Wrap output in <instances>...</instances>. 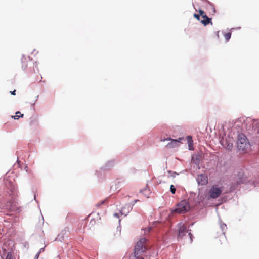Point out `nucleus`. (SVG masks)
Returning <instances> with one entry per match:
<instances>
[{
  "mask_svg": "<svg viewBox=\"0 0 259 259\" xmlns=\"http://www.w3.org/2000/svg\"><path fill=\"white\" fill-rule=\"evenodd\" d=\"M6 190L0 194V208L2 211L13 210V200L16 194L15 184L8 180L5 181Z\"/></svg>",
  "mask_w": 259,
  "mask_h": 259,
  "instance_id": "f257e3e1",
  "label": "nucleus"
},
{
  "mask_svg": "<svg viewBox=\"0 0 259 259\" xmlns=\"http://www.w3.org/2000/svg\"><path fill=\"white\" fill-rule=\"evenodd\" d=\"M39 254H40V252H38L37 253V254H36V255H35V258H37L39 257Z\"/></svg>",
  "mask_w": 259,
  "mask_h": 259,
  "instance_id": "c85d7f7f",
  "label": "nucleus"
},
{
  "mask_svg": "<svg viewBox=\"0 0 259 259\" xmlns=\"http://www.w3.org/2000/svg\"><path fill=\"white\" fill-rule=\"evenodd\" d=\"M202 16V17H203L204 19H206V18H208V17L207 16V15H206V14H204L203 16Z\"/></svg>",
  "mask_w": 259,
  "mask_h": 259,
  "instance_id": "c756f323",
  "label": "nucleus"
},
{
  "mask_svg": "<svg viewBox=\"0 0 259 259\" xmlns=\"http://www.w3.org/2000/svg\"><path fill=\"white\" fill-rule=\"evenodd\" d=\"M114 217H116V218H119V214L117 213H115L114 214Z\"/></svg>",
  "mask_w": 259,
  "mask_h": 259,
  "instance_id": "bb28decb",
  "label": "nucleus"
},
{
  "mask_svg": "<svg viewBox=\"0 0 259 259\" xmlns=\"http://www.w3.org/2000/svg\"><path fill=\"white\" fill-rule=\"evenodd\" d=\"M232 188H233L234 189H236L237 187L234 186V184L232 185Z\"/></svg>",
  "mask_w": 259,
  "mask_h": 259,
  "instance_id": "c9c22d12",
  "label": "nucleus"
},
{
  "mask_svg": "<svg viewBox=\"0 0 259 259\" xmlns=\"http://www.w3.org/2000/svg\"><path fill=\"white\" fill-rule=\"evenodd\" d=\"M105 202H106V199L102 200L101 201H100V202L96 204V206L99 207L100 205L104 204L105 203Z\"/></svg>",
  "mask_w": 259,
  "mask_h": 259,
  "instance_id": "412c9836",
  "label": "nucleus"
},
{
  "mask_svg": "<svg viewBox=\"0 0 259 259\" xmlns=\"http://www.w3.org/2000/svg\"><path fill=\"white\" fill-rule=\"evenodd\" d=\"M140 192L144 195L147 197H149V195L150 193V189L148 188L147 186L145 188L140 191Z\"/></svg>",
  "mask_w": 259,
  "mask_h": 259,
  "instance_id": "ddd939ff",
  "label": "nucleus"
},
{
  "mask_svg": "<svg viewBox=\"0 0 259 259\" xmlns=\"http://www.w3.org/2000/svg\"><path fill=\"white\" fill-rule=\"evenodd\" d=\"M169 175L168 176V177H172L175 178L176 175H177V174L176 172H172L171 171H168Z\"/></svg>",
  "mask_w": 259,
  "mask_h": 259,
  "instance_id": "6ab92c4d",
  "label": "nucleus"
},
{
  "mask_svg": "<svg viewBox=\"0 0 259 259\" xmlns=\"http://www.w3.org/2000/svg\"><path fill=\"white\" fill-rule=\"evenodd\" d=\"M114 163V162L113 161H108L106 164L105 166H106V168H110L113 166Z\"/></svg>",
  "mask_w": 259,
  "mask_h": 259,
  "instance_id": "dca6fc26",
  "label": "nucleus"
},
{
  "mask_svg": "<svg viewBox=\"0 0 259 259\" xmlns=\"http://www.w3.org/2000/svg\"><path fill=\"white\" fill-rule=\"evenodd\" d=\"M197 201L199 203H200L201 202H203L205 199L204 195H203L200 192H199L198 195L197 197Z\"/></svg>",
  "mask_w": 259,
  "mask_h": 259,
  "instance_id": "4468645a",
  "label": "nucleus"
},
{
  "mask_svg": "<svg viewBox=\"0 0 259 259\" xmlns=\"http://www.w3.org/2000/svg\"><path fill=\"white\" fill-rule=\"evenodd\" d=\"M223 146H224L226 149L228 150H231L233 147V143L229 141L228 140H226L225 144H222Z\"/></svg>",
  "mask_w": 259,
  "mask_h": 259,
  "instance_id": "9b49d317",
  "label": "nucleus"
},
{
  "mask_svg": "<svg viewBox=\"0 0 259 259\" xmlns=\"http://www.w3.org/2000/svg\"><path fill=\"white\" fill-rule=\"evenodd\" d=\"M237 147L239 150L245 151L250 148V143L243 134H239L238 135V140L237 142Z\"/></svg>",
  "mask_w": 259,
  "mask_h": 259,
  "instance_id": "7ed1b4c3",
  "label": "nucleus"
},
{
  "mask_svg": "<svg viewBox=\"0 0 259 259\" xmlns=\"http://www.w3.org/2000/svg\"><path fill=\"white\" fill-rule=\"evenodd\" d=\"M134 204L128 203L125 205V206L122 208L120 213L121 215H124L126 216L127 214L132 210Z\"/></svg>",
  "mask_w": 259,
  "mask_h": 259,
  "instance_id": "9d476101",
  "label": "nucleus"
},
{
  "mask_svg": "<svg viewBox=\"0 0 259 259\" xmlns=\"http://www.w3.org/2000/svg\"><path fill=\"white\" fill-rule=\"evenodd\" d=\"M187 141H188V144L189 146V149L190 150H193V141L192 140V138L191 136H188L187 137Z\"/></svg>",
  "mask_w": 259,
  "mask_h": 259,
  "instance_id": "f8f14e48",
  "label": "nucleus"
},
{
  "mask_svg": "<svg viewBox=\"0 0 259 259\" xmlns=\"http://www.w3.org/2000/svg\"><path fill=\"white\" fill-rule=\"evenodd\" d=\"M37 66V62H35V67Z\"/></svg>",
  "mask_w": 259,
  "mask_h": 259,
  "instance_id": "58836bf2",
  "label": "nucleus"
},
{
  "mask_svg": "<svg viewBox=\"0 0 259 259\" xmlns=\"http://www.w3.org/2000/svg\"><path fill=\"white\" fill-rule=\"evenodd\" d=\"M196 180L199 185H205L208 183L207 176L205 174L198 175Z\"/></svg>",
  "mask_w": 259,
  "mask_h": 259,
  "instance_id": "1a4fd4ad",
  "label": "nucleus"
},
{
  "mask_svg": "<svg viewBox=\"0 0 259 259\" xmlns=\"http://www.w3.org/2000/svg\"><path fill=\"white\" fill-rule=\"evenodd\" d=\"M170 192L174 194L176 192V189L173 185H171L170 188Z\"/></svg>",
  "mask_w": 259,
  "mask_h": 259,
  "instance_id": "aec40b11",
  "label": "nucleus"
},
{
  "mask_svg": "<svg viewBox=\"0 0 259 259\" xmlns=\"http://www.w3.org/2000/svg\"><path fill=\"white\" fill-rule=\"evenodd\" d=\"M222 187H219L218 185H213L209 191V197L210 198L216 199L222 193Z\"/></svg>",
  "mask_w": 259,
  "mask_h": 259,
  "instance_id": "0eeeda50",
  "label": "nucleus"
},
{
  "mask_svg": "<svg viewBox=\"0 0 259 259\" xmlns=\"http://www.w3.org/2000/svg\"><path fill=\"white\" fill-rule=\"evenodd\" d=\"M257 133H259V124L257 125Z\"/></svg>",
  "mask_w": 259,
  "mask_h": 259,
  "instance_id": "e433bc0d",
  "label": "nucleus"
},
{
  "mask_svg": "<svg viewBox=\"0 0 259 259\" xmlns=\"http://www.w3.org/2000/svg\"><path fill=\"white\" fill-rule=\"evenodd\" d=\"M28 166H27V165H26V166H25V170H26V171H28Z\"/></svg>",
  "mask_w": 259,
  "mask_h": 259,
  "instance_id": "72a5a7b5",
  "label": "nucleus"
},
{
  "mask_svg": "<svg viewBox=\"0 0 259 259\" xmlns=\"http://www.w3.org/2000/svg\"><path fill=\"white\" fill-rule=\"evenodd\" d=\"M259 119H253L250 117H240L235 122V126L239 127L241 130H246L251 134L257 130Z\"/></svg>",
  "mask_w": 259,
  "mask_h": 259,
  "instance_id": "f03ea898",
  "label": "nucleus"
},
{
  "mask_svg": "<svg viewBox=\"0 0 259 259\" xmlns=\"http://www.w3.org/2000/svg\"><path fill=\"white\" fill-rule=\"evenodd\" d=\"M138 201V200H135L134 201H133V203L132 204H134V205L135 204V203H136Z\"/></svg>",
  "mask_w": 259,
  "mask_h": 259,
  "instance_id": "473e14b6",
  "label": "nucleus"
},
{
  "mask_svg": "<svg viewBox=\"0 0 259 259\" xmlns=\"http://www.w3.org/2000/svg\"><path fill=\"white\" fill-rule=\"evenodd\" d=\"M231 32H228V33H225L224 34V37H225V40L227 42L229 41V39L231 38Z\"/></svg>",
  "mask_w": 259,
  "mask_h": 259,
  "instance_id": "f3484780",
  "label": "nucleus"
},
{
  "mask_svg": "<svg viewBox=\"0 0 259 259\" xmlns=\"http://www.w3.org/2000/svg\"><path fill=\"white\" fill-rule=\"evenodd\" d=\"M25 59L26 58L24 57V56L23 55V57L22 58V62H23V59Z\"/></svg>",
  "mask_w": 259,
  "mask_h": 259,
  "instance_id": "f704fd0d",
  "label": "nucleus"
},
{
  "mask_svg": "<svg viewBox=\"0 0 259 259\" xmlns=\"http://www.w3.org/2000/svg\"><path fill=\"white\" fill-rule=\"evenodd\" d=\"M146 241V238H142L137 242L135 246V255H137L138 254H141L142 253H143L145 251L146 247L144 244Z\"/></svg>",
  "mask_w": 259,
  "mask_h": 259,
  "instance_id": "39448f33",
  "label": "nucleus"
},
{
  "mask_svg": "<svg viewBox=\"0 0 259 259\" xmlns=\"http://www.w3.org/2000/svg\"><path fill=\"white\" fill-rule=\"evenodd\" d=\"M199 12L200 15H201V16H203L205 14L203 10H201V9H200L199 10Z\"/></svg>",
  "mask_w": 259,
  "mask_h": 259,
  "instance_id": "a878e982",
  "label": "nucleus"
},
{
  "mask_svg": "<svg viewBox=\"0 0 259 259\" xmlns=\"http://www.w3.org/2000/svg\"><path fill=\"white\" fill-rule=\"evenodd\" d=\"M23 114H21L20 116L15 115L13 116V117L15 119H18L20 117H23Z\"/></svg>",
  "mask_w": 259,
  "mask_h": 259,
  "instance_id": "5701e85b",
  "label": "nucleus"
},
{
  "mask_svg": "<svg viewBox=\"0 0 259 259\" xmlns=\"http://www.w3.org/2000/svg\"><path fill=\"white\" fill-rule=\"evenodd\" d=\"M141 254H138V255H135V257L137 258V259H144V258L142 256H140Z\"/></svg>",
  "mask_w": 259,
  "mask_h": 259,
  "instance_id": "393cba45",
  "label": "nucleus"
},
{
  "mask_svg": "<svg viewBox=\"0 0 259 259\" xmlns=\"http://www.w3.org/2000/svg\"><path fill=\"white\" fill-rule=\"evenodd\" d=\"M178 227L179 228L178 237L179 238H182L188 233L191 242L192 241L193 235L190 232L191 230H189L187 226L182 222L179 223L178 224Z\"/></svg>",
  "mask_w": 259,
  "mask_h": 259,
  "instance_id": "20e7f679",
  "label": "nucleus"
},
{
  "mask_svg": "<svg viewBox=\"0 0 259 259\" xmlns=\"http://www.w3.org/2000/svg\"><path fill=\"white\" fill-rule=\"evenodd\" d=\"M183 140V138H179L178 140L172 139L170 138L164 139L163 141L170 140V142H169L166 145V147L167 148H173L178 147L179 146L180 143H181V141Z\"/></svg>",
  "mask_w": 259,
  "mask_h": 259,
  "instance_id": "6e6552de",
  "label": "nucleus"
},
{
  "mask_svg": "<svg viewBox=\"0 0 259 259\" xmlns=\"http://www.w3.org/2000/svg\"><path fill=\"white\" fill-rule=\"evenodd\" d=\"M201 22L204 25L206 26L208 25L209 23L212 24L211 21V19L209 18H207L206 19H204L203 20H201Z\"/></svg>",
  "mask_w": 259,
  "mask_h": 259,
  "instance_id": "2eb2a0df",
  "label": "nucleus"
},
{
  "mask_svg": "<svg viewBox=\"0 0 259 259\" xmlns=\"http://www.w3.org/2000/svg\"><path fill=\"white\" fill-rule=\"evenodd\" d=\"M220 227L222 231H223V233L225 234L224 231L226 230L227 228L226 225L225 223H220Z\"/></svg>",
  "mask_w": 259,
  "mask_h": 259,
  "instance_id": "a211bd4d",
  "label": "nucleus"
},
{
  "mask_svg": "<svg viewBox=\"0 0 259 259\" xmlns=\"http://www.w3.org/2000/svg\"><path fill=\"white\" fill-rule=\"evenodd\" d=\"M15 92H16V90H14L12 91H10L11 94L13 95H15Z\"/></svg>",
  "mask_w": 259,
  "mask_h": 259,
  "instance_id": "cd10ccee",
  "label": "nucleus"
},
{
  "mask_svg": "<svg viewBox=\"0 0 259 259\" xmlns=\"http://www.w3.org/2000/svg\"><path fill=\"white\" fill-rule=\"evenodd\" d=\"M189 209V205L188 202L184 200L181 201L177 205V207L174 210V212L180 213H186Z\"/></svg>",
  "mask_w": 259,
  "mask_h": 259,
  "instance_id": "423d86ee",
  "label": "nucleus"
},
{
  "mask_svg": "<svg viewBox=\"0 0 259 259\" xmlns=\"http://www.w3.org/2000/svg\"><path fill=\"white\" fill-rule=\"evenodd\" d=\"M194 17L196 18L197 20H199L200 19V15L197 14H194Z\"/></svg>",
  "mask_w": 259,
  "mask_h": 259,
  "instance_id": "b1692460",
  "label": "nucleus"
},
{
  "mask_svg": "<svg viewBox=\"0 0 259 259\" xmlns=\"http://www.w3.org/2000/svg\"><path fill=\"white\" fill-rule=\"evenodd\" d=\"M44 248H41L39 249V251L38 252H40V253L42 251H44Z\"/></svg>",
  "mask_w": 259,
  "mask_h": 259,
  "instance_id": "7c9ffc66",
  "label": "nucleus"
},
{
  "mask_svg": "<svg viewBox=\"0 0 259 259\" xmlns=\"http://www.w3.org/2000/svg\"><path fill=\"white\" fill-rule=\"evenodd\" d=\"M19 113H20V112L19 111H17V112L16 113V114H19Z\"/></svg>",
  "mask_w": 259,
  "mask_h": 259,
  "instance_id": "4c0bfd02",
  "label": "nucleus"
},
{
  "mask_svg": "<svg viewBox=\"0 0 259 259\" xmlns=\"http://www.w3.org/2000/svg\"><path fill=\"white\" fill-rule=\"evenodd\" d=\"M150 230H151V228H149L147 229L146 230H145V231L146 232L147 231V232H149Z\"/></svg>",
  "mask_w": 259,
  "mask_h": 259,
  "instance_id": "2f4dec72",
  "label": "nucleus"
},
{
  "mask_svg": "<svg viewBox=\"0 0 259 259\" xmlns=\"http://www.w3.org/2000/svg\"><path fill=\"white\" fill-rule=\"evenodd\" d=\"M34 200H36V196L34 195Z\"/></svg>",
  "mask_w": 259,
  "mask_h": 259,
  "instance_id": "ea45409f",
  "label": "nucleus"
},
{
  "mask_svg": "<svg viewBox=\"0 0 259 259\" xmlns=\"http://www.w3.org/2000/svg\"><path fill=\"white\" fill-rule=\"evenodd\" d=\"M245 179H244V178L240 179L239 180V181H238L237 182V184L239 185V184H240L241 183H243L245 182Z\"/></svg>",
  "mask_w": 259,
  "mask_h": 259,
  "instance_id": "4be33fe9",
  "label": "nucleus"
}]
</instances>
